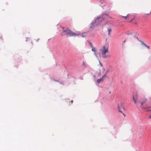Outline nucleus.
I'll use <instances>...</instances> for the list:
<instances>
[{
  "label": "nucleus",
  "mask_w": 151,
  "mask_h": 151,
  "mask_svg": "<svg viewBox=\"0 0 151 151\" xmlns=\"http://www.w3.org/2000/svg\"><path fill=\"white\" fill-rule=\"evenodd\" d=\"M50 39V38L49 39H48V41H49V40Z\"/></svg>",
  "instance_id": "21"
},
{
  "label": "nucleus",
  "mask_w": 151,
  "mask_h": 151,
  "mask_svg": "<svg viewBox=\"0 0 151 151\" xmlns=\"http://www.w3.org/2000/svg\"><path fill=\"white\" fill-rule=\"evenodd\" d=\"M138 92H137L135 94H133L132 95V97L134 103L135 104H138L139 103L140 104V106H142L147 101V99L146 98H143L140 101H137V100L138 97Z\"/></svg>",
  "instance_id": "1"
},
{
  "label": "nucleus",
  "mask_w": 151,
  "mask_h": 151,
  "mask_svg": "<svg viewBox=\"0 0 151 151\" xmlns=\"http://www.w3.org/2000/svg\"><path fill=\"white\" fill-rule=\"evenodd\" d=\"M102 19L101 18H98L95 21V23H100L101 22Z\"/></svg>",
  "instance_id": "7"
},
{
  "label": "nucleus",
  "mask_w": 151,
  "mask_h": 151,
  "mask_svg": "<svg viewBox=\"0 0 151 151\" xmlns=\"http://www.w3.org/2000/svg\"><path fill=\"white\" fill-rule=\"evenodd\" d=\"M99 62H100V63L101 64V65L102 66V64H101V62H100V61H99Z\"/></svg>",
  "instance_id": "17"
},
{
  "label": "nucleus",
  "mask_w": 151,
  "mask_h": 151,
  "mask_svg": "<svg viewBox=\"0 0 151 151\" xmlns=\"http://www.w3.org/2000/svg\"><path fill=\"white\" fill-rule=\"evenodd\" d=\"M63 32L64 33L65 35L68 36L70 37L73 36H76L80 35L79 33H74L71 31L70 30L66 29L65 30H63Z\"/></svg>",
  "instance_id": "3"
},
{
  "label": "nucleus",
  "mask_w": 151,
  "mask_h": 151,
  "mask_svg": "<svg viewBox=\"0 0 151 151\" xmlns=\"http://www.w3.org/2000/svg\"><path fill=\"white\" fill-rule=\"evenodd\" d=\"M83 65H86L85 63H83Z\"/></svg>",
  "instance_id": "20"
},
{
  "label": "nucleus",
  "mask_w": 151,
  "mask_h": 151,
  "mask_svg": "<svg viewBox=\"0 0 151 151\" xmlns=\"http://www.w3.org/2000/svg\"><path fill=\"white\" fill-rule=\"evenodd\" d=\"M142 45H144L148 49H150V46L149 45H147L146 44H145L144 43H142Z\"/></svg>",
  "instance_id": "9"
},
{
  "label": "nucleus",
  "mask_w": 151,
  "mask_h": 151,
  "mask_svg": "<svg viewBox=\"0 0 151 151\" xmlns=\"http://www.w3.org/2000/svg\"><path fill=\"white\" fill-rule=\"evenodd\" d=\"M39 39H37L36 40L37 42H38L39 41Z\"/></svg>",
  "instance_id": "13"
},
{
  "label": "nucleus",
  "mask_w": 151,
  "mask_h": 151,
  "mask_svg": "<svg viewBox=\"0 0 151 151\" xmlns=\"http://www.w3.org/2000/svg\"><path fill=\"white\" fill-rule=\"evenodd\" d=\"M72 103L73 102V101H71Z\"/></svg>",
  "instance_id": "22"
},
{
  "label": "nucleus",
  "mask_w": 151,
  "mask_h": 151,
  "mask_svg": "<svg viewBox=\"0 0 151 151\" xmlns=\"http://www.w3.org/2000/svg\"><path fill=\"white\" fill-rule=\"evenodd\" d=\"M104 0H101L100 1L101 2H103V1H104Z\"/></svg>",
  "instance_id": "14"
},
{
  "label": "nucleus",
  "mask_w": 151,
  "mask_h": 151,
  "mask_svg": "<svg viewBox=\"0 0 151 151\" xmlns=\"http://www.w3.org/2000/svg\"><path fill=\"white\" fill-rule=\"evenodd\" d=\"M124 104L123 102H121L120 104L118 105V109L119 111L121 113H122V110H124Z\"/></svg>",
  "instance_id": "5"
},
{
  "label": "nucleus",
  "mask_w": 151,
  "mask_h": 151,
  "mask_svg": "<svg viewBox=\"0 0 151 151\" xmlns=\"http://www.w3.org/2000/svg\"><path fill=\"white\" fill-rule=\"evenodd\" d=\"M109 72V70H107L105 72V73L102 77L99 79L97 80L98 83H99L101 82L102 81L104 80L106 78H108V76L107 74Z\"/></svg>",
  "instance_id": "4"
},
{
  "label": "nucleus",
  "mask_w": 151,
  "mask_h": 151,
  "mask_svg": "<svg viewBox=\"0 0 151 151\" xmlns=\"http://www.w3.org/2000/svg\"><path fill=\"white\" fill-rule=\"evenodd\" d=\"M150 118H151V115L149 117Z\"/></svg>",
  "instance_id": "18"
},
{
  "label": "nucleus",
  "mask_w": 151,
  "mask_h": 151,
  "mask_svg": "<svg viewBox=\"0 0 151 151\" xmlns=\"http://www.w3.org/2000/svg\"><path fill=\"white\" fill-rule=\"evenodd\" d=\"M91 47L92 48V50L93 52H95L96 51V49L95 48L92 46V44L91 43Z\"/></svg>",
  "instance_id": "11"
},
{
  "label": "nucleus",
  "mask_w": 151,
  "mask_h": 151,
  "mask_svg": "<svg viewBox=\"0 0 151 151\" xmlns=\"http://www.w3.org/2000/svg\"><path fill=\"white\" fill-rule=\"evenodd\" d=\"M123 18H124L125 19L131 18L132 16L129 14H128L126 16H121Z\"/></svg>",
  "instance_id": "6"
},
{
  "label": "nucleus",
  "mask_w": 151,
  "mask_h": 151,
  "mask_svg": "<svg viewBox=\"0 0 151 151\" xmlns=\"http://www.w3.org/2000/svg\"><path fill=\"white\" fill-rule=\"evenodd\" d=\"M109 17L110 18H111V19H112V17H110V16H109Z\"/></svg>",
  "instance_id": "15"
},
{
  "label": "nucleus",
  "mask_w": 151,
  "mask_h": 151,
  "mask_svg": "<svg viewBox=\"0 0 151 151\" xmlns=\"http://www.w3.org/2000/svg\"><path fill=\"white\" fill-rule=\"evenodd\" d=\"M106 15L108 16L109 15L108 14H106Z\"/></svg>",
  "instance_id": "19"
},
{
  "label": "nucleus",
  "mask_w": 151,
  "mask_h": 151,
  "mask_svg": "<svg viewBox=\"0 0 151 151\" xmlns=\"http://www.w3.org/2000/svg\"><path fill=\"white\" fill-rule=\"evenodd\" d=\"M100 52L101 54L102 57L104 58L110 57V55H106V53H109L108 47L106 45L104 46L102 48L100 49Z\"/></svg>",
  "instance_id": "2"
},
{
  "label": "nucleus",
  "mask_w": 151,
  "mask_h": 151,
  "mask_svg": "<svg viewBox=\"0 0 151 151\" xmlns=\"http://www.w3.org/2000/svg\"><path fill=\"white\" fill-rule=\"evenodd\" d=\"M81 36L82 37H85L87 36V33L86 32H84L82 34Z\"/></svg>",
  "instance_id": "10"
},
{
  "label": "nucleus",
  "mask_w": 151,
  "mask_h": 151,
  "mask_svg": "<svg viewBox=\"0 0 151 151\" xmlns=\"http://www.w3.org/2000/svg\"><path fill=\"white\" fill-rule=\"evenodd\" d=\"M135 18V17H134L130 21V22H132L134 19Z\"/></svg>",
  "instance_id": "12"
},
{
  "label": "nucleus",
  "mask_w": 151,
  "mask_h": 151,
  "mask_svg": "<svg viewBox=\"0 0 151 151\" xmlns=\"http://www.w3.org/2000/svg\"><path fill=\"white\" fill-rule=\"evenodd\" d=\"M126 42V40H124V41L123 43H124V42Z\"/></svg>",
  "instance_id": "16"
},
{
  "label": "nucleus",
  "mask_w": 151,
  "mask_h": 151,
  "mask_svg": "<svg viewBox=\"0 0 151 151\" xmlns=\"http://www.w3.org/2000/svg\"><path fill=\"white\" fill-rule=\"evenodd\" d=\"M108 30L109 32V33H108V35H110V33L111 32V27H109L108 29Z\"/></svg>",
  "instance_id": "8"
}]
</instances>
